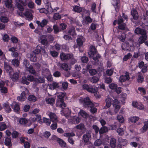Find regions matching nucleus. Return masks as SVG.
I'll return each mask as SVG.
<instances>
[{
	"mask_svg": "<svg viewBox=\"0 0 148 148\" xmlns=\"http://www.w3.org/2000/svg\"><path fill=\"white\" fill-rule=\"evenodd\" d=\"M79 102L83 104L85 108H90L91 113H94L97 112L96 108L93 107L94 104L91 101L88 97H86L84 99H80L79 100Z\"/></svg>",
	"mask_w": 148,
	"mask_h": 148,
	"instance_id": "1",
	"label": "nucleus"
},
{
	"mask_svg": "<svg viewBox=\"0 0 148 148\" xmlns=\"http://www.w3.org/2000/svg\"><path fill=\"white\" fill-rule=\"evenodd\" d=\"M23 88L24 91L22 92L20 96H18L17 97V100L20 101H24L27 99L26 96L29 94V92L26 88L23 87Z\"/></svg>",
	"mask_w": 148,
	"mask_h": 148,
	"instance_id": "2",
	"label": "nucleus"
},
{
	"mask_svg": "<svg viewBox=\"0 0 148 148\" xmlns=\"http://www.w3.org/2000/svg\"><path fill=\"white\" fill-rule=\"evenodd\" d=\"M15 2L18 9L20 11H23L24 10V6L27 5L26 2L21 0H16Z\"/></svg>",
	"mask_w": 148,
	"mask_h": 148,
	"instance_id": "3",
	"label": "nucleus"
},
{
	"mask_svg": "<svg viewBox=\"0 0 148 148\" xmlns=\"http://www.w3.org/2000/svg\"><path fill=\"white\" fill-rule=\"evenodd\" d=\"M73 57V55L72 54H66L64 53H61L60 57L62 61L68 60L72 58Z\"/></svg>",
	"mask_w": 148,
	"mask_h": 148,
	"instance_id": "4",
	"label": "nucleus"
},
{
	"mask_svg": "<svg viewBox=\"0 0 148 148\" xmlns=\"http://www.w3.org/2000/svg\"><path fill=\"white\" fill-rule=\"evenodd\" d=\"M91 134L88 131L84 134L82 136V139L85 143H87L91 139Z\"/></svg>",
	"mask_w": 148,
	"mask_h": 148,
	"instance_id": "5",
	"label": "nucleus"
},
{
	"mask_svg": "<svg viewBox=\"0 0 148 148\" xmlns=\"http://www.w3.org/2000/svg\"><path fill=\"white\" fill-rule=\"evenodd\" d=\"M4 68L7 73H8L10 75H12V73L13 72V69L11 66L8 64L7 63L5 62Z\"/></svg>",
	"mask_w": 148,
	"mask_h": 148,
	"instance_id": "6",
	"label": "nucleus"
},
{
	"mask_svg": "<svg viewBox=\"0 0 148 148\" xmlns=\"http://www.w3.org/2000/svg\"><path fill=\"white\" fill-rule=\"evenodd\" d=\"M130 78L128 73L126 72L124 75H122L120 77L119 81L121 82H124L128 80Z\"/></svg>",
	"mask_w": 148,
	"mask_h": 148,
	"instance_id": "7",
	"label": "nucleus"
},
{
	"mask_svg": "<svg viewBox=\"0 0 148 148\" xmlns=\"http://www.w3.org/2000/svg\"><path fill=\"white\" fill-rule=\"evenodd\" d=\"M92 21V20L89 16H86L82 21V23L84 25L87 26L88 24L91 23Z\"/></svg>",
	"mask_w": 148,
	"mask_h": 148,
	"instance_id": "8",
	"label": "nucleus"
},
{
	"mask_svg": "<svg viewBox=\"0 0 148 148\" xmlns=\"http://www.w3.org/2000/svg\"><path fill=\"white\" fill-rule=\"evenodd\" d=\"M97 54V51L96 48L93 46L90 47V50L88 52V54L89 57H92L93 56H95Z\"/></svg>",
	"mask_w": 148,
	"mask_h": 148,
	"instance_id": "9",
	"label": "nucleus"
},
{
	"mask_svg": "<svg viewBox=\"0 0 148 148\" xmlns=\"http://www.w3.org/2000/svg\"><path fill=\"white\" fill-rule=\"evenodd\" d=\"M16 47H12L9 49V51L12 52L11 54L12 56L15 58H17L18 56V53L16 52Z\"/></svg>",
	"mask_w": 148,
	"mask_h": 148,
	"instance_id": "10",
	"label": "nucleus"
},
{
	"mask_svg": "<svg viewBox=\"0 0 148 148\" xmlns=\"http://www.w3.org/2000/svg\"><path fill=\"white\" fill-rule=\"evenodd\" d=\"M112 98L108 97L106 99V106L103 108V109H106L108 108H109L111 106L112 103Z\"/></svg>",
	"mask_w": 148,
	"mask_h": 148,
	"instance_id": "11",
	"label": "nucleus"
},
{
	"mask_svg": "<svg viewBox=\"0 0 148 148\" xmlns=\"http://www.w3.org/2000/svg\"><path fill=\"white\" fill-rule=\"evenodd\" d=\"M41 40L40 43L42 45L46 46L48 44V40H47L46 35H43L41 36L40 37Z\"/></svg>",
	"mask_w": 148,
	"mask_h": 148,
	"instance_id": "12",
	"label": "nucleus"
},
{
	"mask_svg": "<svg viewBox=\"0 0 148 148\" xmlns=\"http://www.w3.org/2000/svg\"><path fill=\"white\" fill-rule=\"evenodd\" d=\"M49 116L50 120L53 122H58V121L57 119V117L56 114L52 112H50L48 114Z\"/></svg>",
	"mask_w": 148,
	"mask_h": 148,
	"instance_id": "13",
	"label": "nucleus"
},
{
	"mask_svg": "<svg viewBox=\"0 0 148 148\" xmlns=\"http://www.w3.org/2000/svg\"><path fill=\"white\" fill-rule=\"evenodd\" d=\"M122 48L123 50L127 51L131 50L132 48H134V47L130 46L128 43L124 42L122 45Z\"/></svg>",
	"mask_w": 148,
	"mask_h": 148,
	"instance_id": "14",
	"label": "nucleus"
},
{
	"mask_svg": "<svg viewBox=\"0 0 148 148\" xmlns=\"http://www.w3.org/2000/svg\"><path fill=\"white\" fill-rule=\"evenodd\" d=\"M119 0H114L112 2V3L115 8V10L117 12H118L119 10Z\"/></svg>",
	"mask_w": 148,
	"mask_h": 148,
	"instance_id": "15",
	"label": "nucleus"
},
{
	"mask_svg": "<svg viewBox=\"0 0 148 148\" xmlns=\"http://www.w3.org/2000/svg\"><path fill=\"white\" fill-rule=\"evenodd\" d=\"M85 41L84 38L82 36H79L77 39V44L79 46H82L83 44V42Z\"/></svg>",
	"mask_w": 148,
	"mask_h": 148,
	"instance_id": "16",
	"label": "nucleus"
},
{
	"mask_svg": "<svg viewBox=\"0 0 148 148\" xmlns=\"http://www.w3.org/2000/svg\"><path fill=\"white\" fill-rule=\"evenodd\" d=\"M80 121V118L78 117L74 116L72 118L71 120V122L73 124H77L79 123Z\"/></svg>",
	"mask_w": 148,
	"mask_h": 148,
	"instance_id": "17",
	"label": "nucleus"
},
{
	"mask_svg": "<svg viewBox=\"0 0 148 148\" xmlns=\"http://www.w3.org/2000/svg\"><path fill=\"white\" fill-rule=\"evenodd\" d=\"M26 70L29 72L30 73L34 75H36V70L34 69L33 66L30 65L27 69H26Z\"/></svg>",
	"mask_w": 148,
	"mask_h": 148,
	"instance_id": "18",
	"label": "nucleus"
},
{
	"mask_svg": "<svg viewBox=\"0 0 148 148\" xmlns=\"http://www.w3.org/2000/svg\"><path fill=\"white\" fill-rule=\"evenodd\" d=\"M147 36L145 34H142V36L139 38L138 41L139 43L142 44L147 39Z\"/></svg>",
	"mask_w": 148,
	"mask_h": 148,
	"instance_id": "19",
	"label": "nucleus"
},
{
	"mask_svg": "<svg viewBox=\"0 0 148 148\" xmlns=\"http://www.w3.org/2000/svg\"><path fill=\"white\" fill-rule=\"evenodd\" d=\"M36 23L38 26H40L41 27H43L47 25L48 21L47 20L45 19L42 20L41 22L39 21H37Z\"/></svg>",
	"mask_w": 148,
	"mask_h": 148,
	"instance_id": "20",
	"label": "nucleus"
},
{
	"mask_svg": "<svg viewBox=\"0 0 148 148\" xmlns=\"http://www.w3.org/2000/svg\"><path fill=\"white\" fill-rule=\"evenodd\" d=\"M49 88L51 90H54L58 88L60 86L59 84L55 82H53L52 84H49Z\"/></svg>",
	"mask_w": 148,
	"mask_h": 148,
	"instance_id": "21",
	"label": "nucleus"
},
{
	"mask_svg": "<svg viewBox=\"0 0 148 148\" xmlns=\"http://www.w3.org/2000/svg\"><path fill=\"white\" fill-rule=\"evenodd\" d=\"M131 14L133 18L135 20H137L138 18V15L137 12L135 10H132Z\"/></svg>",
	"mask_w": 148,
	"mask_h": 148,
	"instance_id": "22",
	"label": "nucleus"
},
{
	"mask_svg": "<svg viewBox=\"0 0 148 148\" xmlns=\"http://www.w3.org/2000/svg\"><path fill=\"white\" fill-rule=\"evenodd\" d=\"M27 57L29 58L30 60L33 62H35L36 61V55L34 54H28L27 55Z\"/></svg>",
	"mask_w": 148,
	"mask_h": 148,
	"instance_id": "23",
	"label": "nucleus"
},
{
	"mask_svg": "<svg viewBox=\"0 0 148 148\" xmlns=\"http://www.w3.org/2000/svg\"><path fill=\"white\" fill-rule=\"evenodd\" d=\"M108 131V128L105 126H103L99 129V133L100 134L106 133Z\"/></svg>",
	"mask_w": 148,
	"mask_h": 148,
	"instance_id": "24",
	"label": "nucleus"
},
{
	"mask_svg": "<svg viewBox=\"0 0 148 148\" xmlns=\"http://www.w3.org/2000/svg\"><path fill=\"white\" fill-rule=\"evenodd\" d=\"M3 2L7 8H9L12 7V0H3Z\"/></svg>",
	"mask_w": 148,
	"mask_h": 148,
	"instance_id": "25",
	"label": "nucleus"
},
{
	"mask_svg": "<svg viewBox=\"0 0 148 148\" xmlns=\"http://www.w3.org/2000/svg\"><path fill=\"white\" fill-rule=\"evenodd\" d=\"M46 101L47 103L53 105L55 103V99L53 98L46 99Z\"/></svg>",
	"mask_w": 148,
	"mask_h": 148,
	"instance_id": "26",
	"label": "nucleus"
},
{
	"mask_svg": "<svg viewBox=\"0 0 148 148\" xmlns=\"http://www.w3.org/2000/svg\"><path fill=\"white\" fill-rule=\"evenodd\" d=\"M11 106L15 112H17L20 109L19 105L15 103H12Z\"/></svg>",
	"mask_w": 148,
	"mask_h": 148,
	"instance_id": "27",
	"label": "nucleus"
},
{
	"mask_svg": "<svg viewBox=\"0 0 148 148\" xmlns=\"http://www.w3.org/2000/svg\"><path fill=\"white\" fill-rule=\"evenodd\" d=\"M142 22L146 26H148V18L145 16H143L141 18Z\"/></svg>",
	"mask_w": 148,
	"mask_h": 148,
	"instance_id": "28",
	"label": "nucleus"
},
{
	"mask_svg": "<svg viewBox=\"0 0 148 148\" xmlns=\"http://www.w3.org/2000/svg\"><path fill=\"white\" fill-rule=\"evenodd\" d=\"M118 141L121 145L123 146L126 145L127 143V141L126 139H123L121 137L118 138Z\"/></svg>",
	"mask_w": 148,
	"mask_h": 148,
	"instance_id": "29",
	"label": "nucleus"
},
{
	"mask_svg": "<svg viewBox=\"0 0 148 148\" xmlns=\"http://www.w3.org/2000/svg\"><path fill=\"white\" fill-rule=\"evenodd\" d=\"M110 145L112 148H115L116 145V140L114 138H111L110 140Z\"/></svg>",
	"mask_w": 148,
	"mask_h": 148,
	"instance_id": "30",
	"label": "nucleus"
},
{
	"mask_svg": "<svg viewBox=\"0 0 148 148\" xmlns=\"http://www.w3.org/2000/svg\"><path fill=\"white\" fill-rule=\"evenodd\" d=\"M25 16L29 20H32L33 18V16L32 14L28 11H26L24 14Z\"/></svg>",
	"mask_w": 148,
	"mask_h": 148,
	"instance_id": "31",
	"label": "nucleus"
},
{
	"mask_svg": "<svg viewBox=\"0 0 148 148\" xmlns=\"http://www.w3.org/2000/svg\"><path fill=\"white\" fill-rule=\"evenodd\" d=\"M19 78V74L18 73L16 72L13 74L12 79L13 81L16 82L18 80Z\"/></svg>",
	"mask_w": 148,
	"mask_h": 148,
	"instance_id": "32",
	"label": "nucleus"
},
{
	"mask_svg": "<svg viewBox=\"0 0 148 148\" xmlns=\"http://www.w3.org/2000/svg\"><path fill=\"white\" fill-rule=\"evenodd\" d=\"M68 34L72 36L75 35L76 34L75 32V28L73 27H71L68 32Z\"/></svg>",
	"mask_w": 148,
	"mask_h": 148,
	"instance_id": "33",
	"label": "nucleus"
},
{
	"mask_svg": "<svg viewBox=\"0 0 148 148\" xmlns=\"http://www.w3.org/2000/svg\"><path fill=\"white\" fill-rule=\"evenodd\" d=\"M66 93L64 92H60L59 93L58 97L59 99L60 102H63L64 101V98Z\"/></svg>",
	"mask_w": 148,
	"mask_h": 148,
	"instance_id": "34",
	"label": "nucleus"
},
{
	"mask_svg": "<svg viewBox=\"0 0 148 148\" xmlns=\"http://www.w3.org/2000/svg\"><path fill=\"white\" fill-rule=\"evenodd\" d=\"M41 50H43L44 52H45V51L44 49H43L40 46L38 45L36 47V49L33 52L35 54H38L40 53Z\"/></svg>",
	"mask_w": 148,
	"mask_h": 148,
	"instance_id": "35",
	"label": "nucleus"
},
{
	"mask_svg": "<svg viewBox=\"0 0 148 148\" xmlns=\"http://www.w3.org/2000/svg\"><path fill=\"white\" fill-rule=\"evenodd\" d=\"M61 67L62 69L66 71H68L71 69L69 67L68 64L66 63L62 64Z\"/></svg>",
	"mask_w": 148,
	"mask_h": 148,
	"instance_id": "36",
	"label": "nucleus"
},
{
	"mask_svg": "<svg viewBox=\"0 0 148 148\" xmlns=\"http://www.w3.org/2000/svg\"><path fill=\"white\" fill-rule=\"evenodd\" d=\"M42 74L45 76H47L50 74V71L47 68L43 69L42 72Z\"/></svg>",
	"mask_w": 148,
	"mask_h": 148,
	"instance_id": "37",
	"label": "nucleus"
},
{
	"mask_svg": "<svg viewBox=\"0 0 148 148\" xmlns=\"http://www.w3.org/2000/svg\"><path fill=\"white\" fill-rule=\"evenodd\" d=\"M12 63L15 66L18 67L19 66L20 62L18 59H14L12 60Z\"/></svg>",
	"mask_w": 148,
	"mask_h": 148,
	"instance_id": "38",
	"label": "nucleus"
},
{
	"mask_svg": "<svg viewBox=\"0 0 148 148\" xmlns=\"http://www.w3.org/2000/svg\"><path fill=\"white\" fill-rule=\"evenodd\" d=\"M137 81L138 82L142 83L143 81V77L140 72H138V73Z\"/></svg>",
	"mask_w": 148,
	"mask_h": 148,
	"instance_id": "39",
	"label": "nucleus"
},
{
	"mask_svg": "<svg viewBox=\"0 0 148 148\" xmlns=\"http://www.w3.org/2000/svg\"><path fill=\"white\" fill-rule=\"evenodd\" d=\"M92 58V59L95 61V62L97 63L99 62V59L101 58V56L99 54H96L95 56L90 57Z\"/></svg>",
	"mask_w": 148,
	"mask_h": 148,
	"instance_id": "40",
	"label": "nucleus"
},
{
	"mask_svg": "<svg viewBox=\"0 0 148 148\" xmlns=\"http://www.w3.org/2000/svg\"><path fill=\"white\" fill-rule=\"evenodd\" d=\"M0 20L2 22L4 23H7L9 21L8 18L4 16H1Z\"/></svg>",
	"mask_w": 148,
	"mask_h": 148,
	"instance_id": "41",
	"label": "nucleus"
},
{
	"mask_svg": "<svg viewBox=\"0 0 148 148\" xmlns=\"http://www.w3.org/2000/svg\"><path fill=\"white\" fill-rule=\"evenodd\" d=\"M126 38V35L125 33H122L120 36H119L118 38L122 42H123Z\"/></svg>",
	"mask_w": 148,
	"mask_h": 148,
	"instance_id": "42",
	"label": "nucleus"
},
{
	"mask_svg": "<svg viewBox=\"0 0 148 148\" xmlns=\"http://www.w3.org/2000/svg\"><path fill=\"white\" fill-rule=\"evenodd\" d=\"M5 144L7 146H10L11 144V138L10 137H8L5 140Z\"/></svg>",
	"mask_w": 148,
	"mask_h": 148,
	"instance_id": "43",
	"label": "nucleus"
},
{
	"mask_svg": "<svg viewBox=\"0 0 148 148\" xmlns=\"http://www.w3.org/2000/svg\"><path fill=\"white\" fill-rule=\"evenodd\" d=\"M53 28L54 30V33L55 34H57L59 32L61 31V29H60V27H58L56 25H54Z\"/></svg>",
	"mask_w": 148,
	"mask_h": 148,
	"instance_id": "44",
	"label": "nucleus"
},
{
	"mask_svg": "<svg viewBox=\"0 0 148 148\" xmlns=\"http://www.w3.org/2000/svg\"><path fill=\"white\" fill-rule=\"evenodd\" d=\"M27 99L29 101L33 102L35 101L37 99L36 97L35 96L32 95H29Z\"/></svg>",
	"mask_w": 148,
	"mask_h": 148,
	"instance_id": "45",
	"label": "nucleus"
},
{
	"mask_svg": "<svg viewBox=\"0 0 148 148\" xmlns=\"http://www.w3.org/2000/svg\"><path fill=\"white\" fill-rule=\"evenodd\" d=\"M113 71V68L107 69L106 71V73L108 76H111L112 75Z\"/></svg>",
	"mask_w": 148,
	"mask_h": 148,
	"instance_id": "46",
	"label": "nucleus"
},
{
	"mask_svg": "<svg viewBox=\"0 0 148 148\" xmlns=\"http://www.w3.org/2000/svg\"><path fill=\"white\" fill-rule=\"evenodd\" d=\"M23 63V66L25 67L26 68V69H27V68H28V67L30 66L29 61L26 59L24 60Z\"/></svg>",
	"mask_w": 148,
	"mask_h": 148,
	"instance_id": "47",
	"label": "nucleus"
},
{
	"mask_svg": "<svg viewBox=\"0 0 148 148\" xmlns=\"http://www.w3.org/2000/svg\"><path fill=\"white\" fill-rule=\"evenodd\" d=\"M4 108L5 110L7 112L9 113L11 111V110L9 105L6 103H4Z\"/></svg>",
	"mask_w": 148,
	"mask_h": 148,
	"instance_id": "48",
	"label": "nucleus"
},
{
	"mask_svg": "<svg viewBox=\"0 0 148 148\" xmlns=\"http://www.w3.org/2000/svg\"><path fill=\"white\" fill-rule=\"evenodd\" d=\"M118 26V28L121 30H123L126 29V24L125 23H122L119 24Z\"/></svg>",
	"mask_w": 148,
	"mask_h": 148,
	"instance_id": "49",
	"label": "nucleus"
},
{
	"mask_svg": "<svg viewBox=\"0 0 148 148\" xmlns=\"http://www.w3.org/2000/svg\"><path fill=\"white\" fill-rule=\"evenodd\" d=\"M79 113L84 118H86L88 116V114L87 113L83 110H80Z\"/></svg>",
	"mask_w": 148,
	"mask_h": 148,
	"instance_id": "50",
	"label": "nucleus"
},
{
	"mask_svg": "<svg viewBox=\"0 0 148 148\" xmlns=\"http://www.w3.org/2000/svg\"><path fill=\"white\" fill-rule=\"evenodd\" d=\"M27 78L25 77H23L22 78L21 83L23 84H26L28 85L29 84V82L27 81Z\"/></svg>",
	"mask_w": 148,
	"mask_h": 148,
	"instance_id": "51",
	"label": "nucleus"
},
{
	"mask_svg": "<svg viewBox=\"0 0 148 148\" xmlns=\"http://www.w3.org/2000/svg\"><path fill=\"white\" fill-rule=\"evenodd\" d=\"M76 128L79 130H83L85 129V127L84 124L81 123L76 126Z\"/></svg>",
	"mask_w": 148,
	"mask_h": 148,
	"instance_id": "52",
	"label": "nucleus"
},
{
	"mask_svg": "<svg viewBox=\"0 0 148 148\" xmlns=\"http://www.w3.org/2000/svg\"><path fill=\"white\" fill-rule=\"evenodd\" d=\"M73 8L74 10L76 12L80 13L82 11V8L77 6H74Z\"/></svg>",
	"mask_w": 148,
	"mask_h": 148,
	"instance_id": "53",
	"label": "nucleus"
},
{
	"mask_svg": "<svg viewBox=\"0 0 148 148\" xmlns=\"http://www.w3.org/2000/svg\"><path fill=\"white\" fill-rule=\"evenodd\" d=\"M139 118L138 117L133 116L131 117L130 119V120L133 123H135L136 121H138Z\"/></svg>",
	"mask_w": 148,
	"mask_h": 148,
	"instance_id": "54",
	"label": "nucleus"
},
{
	"mask_svg": "<svg viewBox=\"0 0 148 148\" xmlns=\"http://www.w3.org/2000/svg\"><path fill=\"white\" fill-rule=\"evenodd\" d=\"M46 36L48 42L53 41L54 40V38L51 34L46 35Z\"/></svg>",
	"mask_w": 148,
	"mask_h": 148,
	"instance_id": "55",
	"label": "nucleus"
},
{
	"mask_svg": "<svg viewBox=\"0 0 148 148\" xmlns=\"http://www.w3.org/2000/svg\"><path fill=\"white\" fill-rule=\"evenodd\" d=\"M7 128L6 125L4 123H1L0 124V130L2 131L4 130Z\"/></svg>",
	"mask_w": 148,
	"mask_h": 148,
	"instance_id": "56",
	"label": "nucleus"
},
{
	"mask_svg": "<svg viewBox=\"0 0 148 148\" xmlns=\"http://www.w3.org/2000/svg\"><path fill=\"white\" fill-rule=\"evenodd\" d=\"M99 80L98 77L96 76L92 77L90 79V81L93 83L97 82Z\"/></svg>",
	"mask_w": 148,
	"mask_h": 148,
	"instance_id": "57",
	"label": "nucleus"
},
{
	"mask_svg": "<svg viewBox=\"0 0 148 148\" xmlns=\"http://www.w3.org/2000/svg\"><path fill=\"white\" fill-rule=\"evenodd\" d=\"M27 122V120L25 118L20 119L19 120V123L21 125H25Z\"/></svg>",
	"mask_w": 148,
	"mask_h": 148,
	"instance_id": "58",
	"label": "nucleus"
},
{
	"mask_svg": "<svg viewBox=\"0 0 148 148\" xmlns=\"http://www.w3.org/2000/svg\"><path fill=\"white\" fill-rule=\"evenodd\" d=\"M28 7L31 9H34L35 8V4L32 1H29L27 3Z\"/></svg>",
	"mask_w": 148,
	"mask_h": 148,
	"instance_id": "59",
	"label": "nucleus"
},
{
	"mask_svg": "<svg viewBox=\"0 0 148 148\" xmlns=\"http://www.w3.org/2000/svg\"><path fill=\"white\" fill-rule=\"evenodd\" d=\"M102 144L101 140L99 139L96 140L94 143V145L97 146H100Z\"/></svg>",
	"mask_w": 148,
	"mask_h": 148,
	"instance_id": "60",
	"label": "nucleus"
},
{
	"mask_svg": "<svg viewBox=\"0 0 148 148\" xmlns=\"http://www.w3.org/2000/svg\"><path fill=\"white\" fill-rule=\"evenodd\" d=\"M124 20L122 17L120 15L118 17L117 23L118 24L124 23L123 22Z\"/></svg>",
	"mask_w": 148,
	"mask_h": 148,
	"instance_id": "61",
	"label": "nucleus"
},
{
	"mask_svg": "<svg viewBox=\"0 0 148 148\" xmlns=\"http://www.w3.org/2000/svg\"><path fill=\"white\" fill-rule=\"evenodd\" d=\"M51 120L49 119H47L46 118H44L43 122L45 123L47 125H49L51 123Z\"/></svg>",
	"mask_w": 148,
	"mask_h": 148,
	"instance_id": "62",
	"label": "nucleus"
},
{
	"mask_svg": "<svg viewBox=\"0 0 148 148\" xmlns=\"http://www.w3.org/2000/svg\"><path fill=\"white\" fill-rule=\"evenodd\" d=\"M58 142L61 146L62 147H65L66 146V143L60 138V139L58 141Z\"/></svg>",
	"mask_w": 148,
	"mask_h": 148,
	"instance_id": "63",
	"label": "nucleus"
},
{
	"mask_svg": "<svg viewBox=\"0 0 148 148\" xmlns=\"http://www.w3.org/2000/svg\"><path fill=\"white\" fill-rule=\"evenodd\" d=\"M64 136L69 138L70 136H75V134L73 132L65 133L64 134Z\"/></svg>",
	"mask_w": 148,
	"mask_h": 148,
	"instance_id": "64",
	"label": "nucleus"
}]
</instances>
